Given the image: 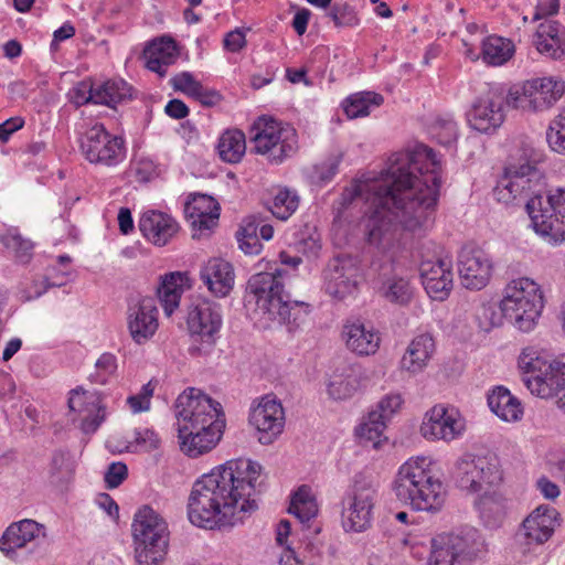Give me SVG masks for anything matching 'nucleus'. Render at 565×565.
<instances>
[{
  "instance_id": "1",
  "label": "nucleus",
  "mask_w": 565,
  "mask_h": 565,
  "mask_svg": "<svg viewBox=\"0 0 565 565\" xmlns=\"http://www.w3.org/2000/svg\"><path fill=\"white\" fill-rule=\"evenodd\" d=\"M441 163L424 143L391 154V231L416 234L434 223L440 188Z\"/></svg>"
},
{
  "instance_id": "2",
  "label": "nucleus",
  "mask_w": 565,
  "mask_h": 565,
  "mask_svg": "<svg viewBox=\"0 0 565 565\" xmlns=\"http://www.w3.org/2000/svg\"><path fill=\"white\" fill-rule=\"evenodd\" d=\"M262 466L249 459H233L203 475L192 487L188 515L192 524L215 529L242 523L257 510Z\"/></svg>"
},
{
  "instance_id": "3",
  "label": "nucleus",
  "mask_w": 565,
  "mask_h": 565,
  "mask_svg": "<svg viewBox=\"0 0 565 565\" xmlns=\"http://www.w3.org/2000/svg\"><path fill=\"white\" fill-rule=\"evenodd\" d=\"M541 154L529 145L511 153L504 173L493 189L505 205H525L534 231L551 244L565 242V189L539 193L543 173L537 168Z\"/></svg>"
},
{
  "instance_id": "4",
  "label": "nucleus",
  "mask_w": 565,
  "mask_h": 565,
  "mask_svg": "<svg viewBox=\"0 0 565 565\" xmlns=\"http://www.w3.org/2000/svg\"><path fill=\"white\" fill-rule=\"evenodd\" d=\"M359 198L364 199L367 204V243L385 255L388 248V169H382L380 173L363 174L344 188L332 205L334 220H341L343 213Z\"/></svg>"
},
{
  "instance_id": "5",
  "label": "nucleus",
  "mask_w": 565,
  "mask_h": 565,
  "mask_svg": "<svg viewBox=\"0 0 565 565\" xmlns=\"http://www.w3.org/2000/svg\"><path fill=\"white\" fill-rule=\"evenodd\" d=\"M282 273V269L275 268L273 271L254 274L247 282V290L269 320H276L287 326L289 331H295L305 322L310 306L305 301L291 300L285 294L280 280Z\"/></svg>"
},
{
  "instance_id": "6",
  "label": "nucleus",
  "mask_w": 565,
  "mask_h": 565,
  "mask_svg": "<svg viewBox=\"0 0 565 565\" xmlns=\"http://www.w3.org/2000/svg\"><path fill=\"white\" fill-rule=\"evenodd\" d=\"M396 497L418 511H439L445 503L446 489L427 457L411 458L398 469L394 480Z\"/></svg>"
},
{
  "instance_id": "7",
  "label": "nucleus",
  "mask_w": 565,
  "mask_h": 565,
  "mask_svg": "<svg viewBox=\"0 0 565 565\" xmlns=\"http://www.w3.org/2000/svg\"><path fill=\"white\" fill-rule=\"evenodd\" d=\"M519 367L532 394L541 398L557 397V406L565 412V361H550L535 352L523 351Z\"/></svg>"
},
{
  "instance_id": "8",
  "label": "nucleus",
  "mask_w": 565,
  "mask_h": 565,
  "mask_svg": "<svg viewBox=\"0 0 565 565\" xmlns=\"http://www.w3.org/2000/svg\"><path fill=\"white\" fill-rule=\"evenodd\" d=\"M486 553L487 544L480 531L465 526L431 540L428 565H469Z\"/></svg>"
},
{
  "instance_id": "9",
  "label": "nucleus",
  "mask_w": 565,
  "mask_h": 565,
  "mask_svg": "<svg viewBox=\"0 0 565 565\" xmlns=\"http://www.w3.org/2000/svg\"><path fill=\"white\" fill-rule=\"evenodd\" d=\"M544 308L543 291L534 280L522 277L512 280L504 289L500 302L502 316L523 331L532 330Z\"/></svg>"
},
{
  "instance_id": "10",
  "label": "nucleus",
  "mask_w": 565,
  "mask_h": 565,
  "mask_svg": "<svg viewBox=\"0 0 565 565\" xmlns=\"http://www.w3.org/2000/svg\"><path fill=\"white\" fill-rule=\"evenodd\" d=\"M178 433L189 434L198 429L223 433L225 418L222 405L200 390L190 387L175 402Z\"/></svg>"
},
{
  "instance_id": "11",
  "label": "nucleus",
  "mask_w": 565,
  "mask_h": 565,
  "mask_svg": "<svg viewBox=\"0 0 565 565\" xmlns=\"http://www.w3.org/2000/svg\"><path fill=\"white\" fill-rule=\"evenodd\" d=\"M131 526L138 564L157 565L162 562L169 545L166 521L152 508L143 505L135 514Z\"/></svg>"
},
{
  "instance_id": "12",
  "label": "nucleus",
  "mask_w": 565,
  "mask_h": 565,
  "mask_svg": "<svg viewBox=\"0 0 565 565\" xmlns=\"http://www.w3.org/2000/svg\"><path fill=\"white\" fill-rule=\"evenodd\" d=\"M250 141L256 153L270 163L279 164L298 150L297 130L289 124L270 117H260L253 127Z\"/></svg>"
},
{
  "instance_id": "13",
  "label": "nucleus",
  "mask_w": 565,
  "mask_h": 565,
  "mask_svg": "<svg viewBox=\"0 0 565 565\" xmlns=\"http://www.w3.org/2000/svg\"><path fill=\"white\" fill-rule=\"evenodd\" d=\"M451 478L460 490L467 493H479L502 480L499 458L491 452L463 454L456 460Z\"/></svg>"
},
{
  "instance_id": "14",
  "label": "nucleus",
  "mask_w": 565,
  "mask_h": 565,
  "mask_svg": "<svg viewBox=\"0 0 565 565\" xmlns=\"http://www.w3.org/2000/svg\"><path fill=\"white\" fill-rule=\"evenodd\" d=\"M186 322L193 339L189 353L192 356L207 354L215 344L222 328L221 305L205 298L196 299L189 310Z\"/></svg>"
},
{
  "instance_id": "15",
  "label": "nucleus",
  "mask_w": 565,
  "mask_h": 565,
  "mask_svg": "<svg viewBox=\"0 0 565 565\" xmlns=\"http://www.w3.org/2000/svg\"><path fill=\"white\" fill-rule=\"evenodd\" d=\"M565 85L552 77L526 81L513 86L507 94V105L525 111H543L552 107L564 94Z\"/></svg>"
},
{
  "instance_id": "16",
  "label": "nucleus",
  "mask_w": 565,
  "mask_h": 565,
  "mask_svg": "<svg viewBox=\"0 0 565 565\" xmlns=\"http://www.w3.org/2000/svg\"><path fill=\"white\" fill-rule=\"evenodd\" d=\"M374 497L371 482L363 475H356L341 501V523L345 532L359 533L371 526Z\"/></svg>"
},
{
  "instance_id": "17",
  "label": "nucleus",
  "mask_w": 565,
  "mask_h": 565,
  "mask_svg": "<svg viewBox=\"0 0 565 565\" xmlns=\"http://www.w3.org/2000/svg\"><path fill=\"white\" fill-rule=\"evenodd\" d=\"M81 150L90 163L105 167L117 166L126 158L124 139L109 134L102 124L85 131L81 138Z\"/></svg>"
},
{
  "instance_id": "18",
  "label": "nucleus",
  "mask_w": 565,
  "mask_h": 565,
  "mask_svg": "<svg viewBox=\"0 0 565 565\" xmlns=\"http://www.w3.org/2000/svg\"><path fill=\"white\" fill-rule=\"evenodd\" d=\"M47 542L46 527L32 519L12 522L0 537V551L11 561L18 559L19 550L35 552Z\"/></svg>"
},
{
  "instance_id": "19",
  "label": "nucleus",
  "mask_w": 565,
  "mask_h": 565,
  "mask_svg": "<svg viewBox=\"0 0 565 565\" xmlns=\"http://www.w3.org/2000/svg\"><path fill=\"white\" fill-rule=\"evenodd\" d=\"M359 266L356 260L342 255L331 258L322 271L323 289L334 300H344L358 291Z\"/></svg>"
},
{
  "instance_id": "20",
  "label": "nucleus",
  "mask_w": 565,
  "mask_h": 565,
  "mask_svg": "<svg viewBox=\"0 0 565 565\" xmlns=\"http://www.w3.org/2000/svg\"><path fill=\"white\" fill-rule=\"evenodd\" d=\"M458 273L461 285L470 290H481L490 281L493 262L479 246L466 244L458 253Z\"/></svg>"
},
{
  "instance_id": "21",
  "label": "nucleus",
  "mask_w": 565,
  "mask_h": 565,
  "mask_svg": "<svg viewBox=\"0 0 565 565\" xmlns=\"http://www.w3.org/2000/svg\"><path fill=\"white\" fill-rule=\"evenodd\" d=\"M507 96L500 87L490 88L478 97L467 113L469 126L483 134L495 131L504 121L503 105Z\"/></svg>"
},
{
  "instance_id": "22",
  "label": "nucleus",
  "mask_w": 565,
  "mask_h": 565,
  "mask_svg": "<svg viewBox=\"0 0 565 565\" xmlns=\"http://www.w3.org/2000/svg\"><path fill=\"white\" fill-rule=\"evenodd\" d=\"M465 429L458 409L445 404H436L426 412L420 425V434L428 440L451 441Z\"/></svg>"
},
{
  "instance_id": "23",
  "label": "nucleus",
  "mask_w": 565,
  "mask_h": 565,
  "mask_svg": "<svg viewBox=\"0 0 565 565\" xmlns=\"http://www.w3.org/2000/svg\"><path fill=\"white\" fill-rule=\"evenodd\" d=\"M249 424L257 431V439L263 445H269L282 433L285 412L279 401L265 396L258 406L249 414Z\"/></svg>"
},
{
  "instance_id": "24",
  "label": "nucleus",
  "mask_w": 565,
  "mask_h": 565,
  "mask_svg": "<svg viewBox=\"0 0 565 565\" xmlns=\"http://www.w3.org/2000/svg\"><path fill=\"white\" fill-rule=\"evenodd\" d=\"M127 324L131 339L142 344L150 340L158 329V308L154 298L143 297L131 301L127 310Z\"/></svg>"
},
{
  "instance_id": "25",
  "label": "nucleus",
  "mask_w": 565,
  "mask_h": 565,
  "mask_svg": "<svg viewBox=\"0 0 565 565\" xmlns=\"http://www.w3.org/2000/svg\"><path fill=\"white\" fill-rule=\"evenodd\" d=\"M419 270L423 286L431 299L444 301L449 297L454 282L450 259L425 260Z\"/></svg>"
},
{
  "instance_id": "26",
  "label": "nucleus",
  "mask_w": 565,
  "mask_h": 565,
  "mask_svg": "<svg viewBox=\"0 0 565 565\" xmlns=\"http://www.w3.org/2000/svg\"><path fill=\"white\" fill-rule=\"evenodd\" d=\"M67 404L71 412L78 413L81 428L85 434L95 433L105 419L106 413L99 397L94 394L88 395L82 388L71 392Z\"/></svg>"
},
{
  "instance_id": "27",
  "label": "nucleus",
  "mask_w": 565,
  "mask_h": 565,
  "mask_svg": "<svg viewBox=\"0 0 565 565\" xmlns=\"http://www.w3.org/2000/svg\"><path fill=\"white\" fill-rule=\"evenodd\" d=\"M139 230L152 244L164 246L178 233L179 224L167 213L148 211L139 220Z\"/></svg>"
},
{
  "instance_id": "28",
  "label": "nucleus",
  "mask_w": 565,
  "mask_h": 565,
  "mask_svg": "<svg viewBox=\"0 0 565 565\" xmlns=\"http://www.w3.org/2000/svg\"><path fill=\"white\" fill-rule=\"evenodd\" d=\"M436 352V341L430 332H422L409 342L402 360L401 369L412 374L423 372Z\"/></svg>"
},
{
  "instance_id": "29",
  "label": "nucleus",
  "mask_w": 565,
  "mask_h": 565,
  "mask_svg": "<svg viewBox=\"0 0 565 565\" xmlns=\"http://www.w3.org/2000/svg\"><path fill=\"white\" fill-rule=\"evenodd\" d=\"M185 213L193 230L192 237L200 238L217 225L220 207L211 198L202 195L186 205Z\"/></svg>"
},
{
  "instance_id": "30",
  "label": "nucleus",
  "mask_w": 565,
  "mask_h": 565,
  "mask_svg": "<svg viewBox=\"0 0 565 565\" xmlns=\"http://www.w3.org/2000/svg\"><path fill=\"white\" fill-rule=\"evenodd\" d=\"M200 278L214 296L225 297L234 286L233 266L222 258H212L202 266Z\"/></svg>"
},
{
  "instance_id": "31",
  "label": "nucleus",
  "mask_w": 565,
  "mask_h": 565,
  "mask_svg": "<svg viewBox=\"0 0 565 565\" xmlns=\"http://www.w3.org/2000/svg\"><path fill=\"white\" fill-rule=\"evenodd\" d=\"M533 44L541 54L562 58L565 56V29L556 21L546 20L540 23Z\"/></svg>"
},
{
  "instance_id": "32",
  "label": "nucleus",
  "mask_w": 565,
  "mask_h": 565,
  "mask_svg": "<svg viewBox=\"0 0 565 565\" xmlns=\"http://www.w3.org/2000/svg\"><path fill=\"white\" fill-rule=\"evenodd\" d=\"M556 510L548 505H540L524 521V536L529 543L542 544L554 533L556 526Z\"/></svg>"
},
{
  "instance_id": "33",
  "label": "nucleus",
  "mask_w": 565,
  "mask_h": 565,
  "mask_svg": "<svg viewBox=\"0 0 565 565\" xmlns=\"http://www.w3.org/2000/svg\"><path fill=\"white\" fill-rule=\"evenodd\" d=\"M343 338L349 350L358 355L374 354L380 347V335L372 327L360 320L348 321L343 327Z\"/></svg>"
},
{
  "instance_id": "34",
  "label": "nucleus",
  "mask_w": 565,
  "mask_h": 565,
  "mask_svg": "<svg viewBox=\"0 0 565 565\" xmlns=\"http://www.w3.org/2000/svg\"><path fill=\"white\" fill-rule=\"evenodd\" d=\"M388 408V395H384L377 403L375 409L371 411L366 420L360 424L355 434L365 443H371L374 449H379L387 437L384 435L386 430V412Z\"/></svg>"
},
{
  "instance_id": "35",
  "label": "nucleus",
  "mask_w": 565,
  "mask_h": 565,
  "mask_svg": "<svg viewBox=\"0 0 565 565\" xmlns=\"http://www.w3.org/2000/svg\"><path fill=\"white\" fill-rule=\"evenodd\" d=\"M143 55L147 60V68L163 77L167 74L168 67L175 62L178 50L172 39H160L147 45Z\"/></svg>"
},
{
  "instance_id": "36",
  "label": "nucleus",
  "mask_w": 565,
  "mask_h": 565,
  "mask_svg": "<svg viewBox=\"0 0 565 565\" xmlns=\"http://www.w3.org/2000/svg\"><path fill=\"white\" fill-rule=\"evenodd\" d=\"M487 401L491 412L504 422L514 423L523 417L524 409L520 399L504 386H495L489 392Z\"/></svg>"
},
{
  "instance_id": "37",
  "label": "nucleus",
  "mask_w": 565,
  "mask_h": 565,
  "mask_svg": "<svg viewBox=\"0 0 565 565\" xmlns=\"http://www.w3.org/2000/svg\"><path fill=\"white\" fill-rule=\"evenodd\" d=\"M189 282L186 273H170L162 277L161 284L157 288V296L167 316H171L179 307L181 296Z\"/></svg>"
},
{
  "instance_id": "38",
  "label": "nucleus",
  "mask_w": 565,
  "mask_h": 565,
  "mask_svg": "<svg viewBox=\"0 0 565 565\" xmlns=\"http://www.w3.org/2000/svg\"><path fill=\"white\" fill-rule=\"evenodd\" d=\"M189 434L179 433L180 448L191 458H196L203 454L211 451L220 441L223 433H217V429L204 431L193 429Z\"/></svg>"
},
{
  "instance_id": "39",
  "label": "nucleus",
  "mask_w": 565,
  "mask_h": 565,
  "mask_svg": "<svg viewBox=\"0 0 565 565\" xmlns=\"http://www.w3.org/2000/svg\"><path fill=\"white\" fill-rule=\"evenodd\" d=\"M513 53L514 45L508 39L490 35L482 42L481 55L489 65H502L512 57Z\"/></svg>"
},
{
  "instance_id": "40",
  "label": "nucleus",
  "mask_w": 565,
  "mask_h": 565,
  "mask_svg": "<svg viewBox=\"0 0 565 565\" xmlns=\"http://www.w3.org/2000/svg\"><path fill=\"white\" fill-rule=\"evenodd\" d=\"M217 150L223 161L239 162L246 150L244 132L238 129L226 130L218 140Z\"/></svg>"
},
{
  "instance_id": "41",
  "label": "nucleus",
  "mask_w": 565,
  "mask_h": 565,
  "mask_svg": "<svg viewBox=\"0 0 565 565\" xmlns=\"http://www.w3.org/2000/svg\"><path fill=\"white\" fill-rule=\"evenodd\" d=\"M288 512L294 514L301 523H306L317 515L318 504L310 487L303 484L294 492Z\"/></svg>"
},
{
  "instance_id": "42",
  "label": "nucleus",
  "mask_w": 565,
  "mask_h": 565,
  "mask_svg": "<svg viewBox=\"0 0 565 565\" xmlns=\"http://www.w3.org/2000/svg\"><path fill=\"white\" fill-rule=\"evenodd\" d=\"M384 97L373 92H361L350 95L343 102V110L348 118L367 116L372 107L383 104Z\"/></svg>"
},
{
  "instance_id": "43",
  "label": "nucleus",
  "mask_w": 565,
  "mask_h": 565,
  "mask_svg": "<svg viewBox=\"0 0 565 565\" xmlns=\"http://www.w3.org/2000/svg\"><path fill=\"white\" fill-rule=\"evenodd\" d=\"M95 97L97 104L114 107L131 97V87L121 78L109 79L96 86Z\"/></svg>"
},
{
  "instance_id": "44",
  "label": "nucleus",
  "mask_w": 565,
  "mask_h": 565,
  "mask_svg": "<svg viewBox=\"0 0 565 565\" xmlns=\"http://www.w3.org/2000/svg\"><path fill=\"white\" fill-rule=\"evenodd\" d=\"M0 243L12 250L18 262L26 264L33 255L34 244L31 239L23 237L18 228L10 227L0 234Z\"/></svg>"
},
{
  "instance_id": "45",
  "label": "nucleus",
  "mask_w": 565,
  "mask_h": 565,
  "mask_svg": "<svg viewBox=\"0 0 565 565\" xmlns=\"http://www.w3.org/2000/svg\"><path fill=\"white\" fill-rule=\"evenodd\" d=\"M259 221L256 216L244 220L236 236L239 248L247 255H257L262 250V243L258 236Z\"/></svg>"
},
{
  "instance_id": "46",
  "label": "nucleus",
  "mask_w": 565,
  "mask_h": 565,
  "mask_svg": "<svg viewBox=\"0 0 565 565\" xmlns=\"http://www.w3.org/2000/svg\"><path fill=\"white\" fill-rule=\"evenodd\" d=\"M298 205V195L295 192L284 189L276 193L269 210L275 217L286 221L295 213Z\"/></svg>"
},
{
  "instance_id": "47",
  "label": "nucleus",
  "mask_w": 565,
  "mask_h": 565,
  "mask_svg": "<svg viewBox=\"0 0 565 565\" xmlns=\"http://www.w3.org/2000/svg\"><path fill=\"white\" fill-rule=\"evenodd\" d=\"M429 134L438 143L449 147L457 140V124L450 116L438 117L430 125Z\"/></svg>"
},
{
  "instance_id": "48",
  "label": "nucleus",
  "mask_w": 565,
  "mask_h": 565,
  "mask_svg": "<svg viewBox=\"0 0 565 565\" xmlns=\"http://www.w3.org/2000/svg\"><path fill=\"white\" fill-rule=\"evenodd\" d=\"M416 295V287L409 277H391V302L402 307L409 306Z\"/></svg>"
},
{
  "instance_id": "49",
  "label": "nucleus",
  "mask_w": 565,
  "mask_h": 565,
  "mask_svg": "<svg viewBox=\"0 0 565 565\" xmlns=\"http://www.w3.org/2000/svg\"><path fill=\"white\" fill-rule=\"evenodd\" d=\"M161 439L158 434L150 428H136L132 439L126 446L130 452H150L159 448Z\"/></svg>"
},
{
  "instance_id": "50",
  "label": "nucleus",
  "mask_w": 565,
  "mask_h": 565,
  "mask_svg": "<svg viewBox=\"0 0 565 565\" xmlns=\"http://www.w3.org/2000/svg\"><path fill=\"white\" fill-rule=\"evenodd\" d=\"M74 462L68 452L57 450L53 454L50 466V476L53 482L68 481L74 473Z\"/></svg>"
},
{
  "instance_id": "51",
  "label": "nucleus",
  "mask_w": 565,
  "mask_h": 565,
  "mask_svg": "<svg viewBox=\"0 0 565 565\" xmlns=\"http://www.w3.org/2000/svg\"><path fill=\"white\" fill-rule=\"evenodd\" d=\"M343 153L333 152L322 162L315 164L312 170V180L319 184L330 182L339 171V166L342 162Z\"/></svg>"
},
{
  "instance_id": "52",
  "label": "nucleus",
  "mask_w": 565,
  "mask_h": 565,
  "mask_svg": "<svg viewBox=\"0 0 565 565\" xmlns=\"http://www.w3.org/2000/svg\"><path fill=\"white\" fill-rule=\"evenodd\" d=\"M359 388L355 376H334L328 384V394L335 401L347 399L353 396Z\"/></svg>"
},
{
  "instance_id": "53",
  "label": "nucleus",
  "mask_w": 565,
  "mask_h": 565,
  "mask_svg": "<svg viewBox=\"0 0 565 565\" xmlns=\"http://www.w3.org/2000/svg\"><path fill=\"white\" fill-rule=\"evenodd\" d=\"M117 362L111 353H103L95 364V372L89 375L92 383L104 385L108 379L116 372Z\"/></svg>"
},
{
  "instance_id": "54",
  "label": "nucleus",
  "mask_w": 565,
  "mask_h": 565,
  "mask_svg": "<svg viewBox=\"0 0 565 565\" xmlns=\"http://www.w3.org/2000/svg\"><path fill=\"white\" fill-rule=\"evenodd\" d=\"M546 140L553 151L565 154V117L558 116L551 121L546 130Z\"/></svg>"
},
{
  "instance_id": "55",
  "label": "nucleus",
  "mask_w": 565,
  "mask_h": 565,
  "mask_svg": "<svg viewBox=\"0 0 565 565\" xmlns=\"http://www.w3.org/2000/svg\"><path fill=\"white\" fill-rule=\"evenodd\" d=\"M306 551L308 552V555L306 554L303 556H300V554L298 552H296L291 547L287 546V548L284 551V553L280 556L279 564L280 565H312L317 548L312 544H307Z\"/></svg>"
},
{
  "instance_id": "56",
  "label": "nucleus",
  "mask_w": 565,
  "mask_h": 565,
  "mask_svg": "<svg viewBox=\"0 0 565 565\" xmlns=\"http://www.w3.org/2000/svg\"><path fill=\"white\" fill-rule=\"evenodd\" d=\"M96 87L87 82H79L71 92V100L77 106H82L88 103L97 104L95 97Z\"/></svg>"
},
{
  "instance_id": "57",
  "label": "nucleus",
  "mask_w": 565,
  "mask_h": 565,
  "mask_svg": "<svg viewBox=\"0 0 565 565\" xmlns=\"http://www.w3.org/2000/svg\"><path fill=\"white\" fill-rule=\"evenodd\" d=\"M128 476V468L124 462H113L105 472V482L108 489L119 487Z\"/></svg>"
},
{
  "instance_id": "58",
  "label": "nucleus",
  "mask_w": 565,
  "mask_h": 565,
  "mask_svg": "<svg viewBox=\"0 0 565 565\" xmlns=\"http://www.w3.org/2000/svg\"><path fill=\"white\" fill-rule=\"evenodd\" d=\"M327 15L333 21L335 26L352 25L355 22L353 10L347 6H333Z\"/></svg>"
},
{
  "instance_id": "59",
  "label": "nucleus",
  "mask_w": 565,
  "mask_h": 565,
  "mask_svg": "<svg viewBox=\"0 0 565 565\" xmlns=\"http://www.w3.org/2000/svg\"><path fill=\"white\" fill-rule=\"evenodd\" d=\"M190 97L194 98L205 107H213L222 100V96L217 90L207 88L201 83H199Z\"/></svg>"
},
{
  "instance_id": "60",
  "label": "nucleus",
  "mask_w": 565,
  "mask_h": 565,
  "mask_svg": "<svg viewBox=\"0 0 565 565\" xmlns=\"http://www.w3.org/2000/svg\"><path fill=\"white\" fill-rule=\"evenodd\" d=\"M246 44V33L239 28L227 32L223 40L224 49L232 53L241 52Z\"/></svg>"
},
{
  "instance_id": "61",
  "label": "nucleus",
  "mask_w": 565,
  "mask_h": 565,
  "mask_svg": "<svg viewBox=\"0 0 565 565\" xmlns=\"http://www.w3.org/2000/svg\"><path fill=\"white\" fill-rule=\"evenodd\" d=\"M175 90H180L189 96L193 93L200 82L189 72H182L173 76L170 81Z\"/></svg>"
},
{
  "instance_id": "62",
  "label": "nucleus",
  "mask_w": 565,
  "mask_h": 565,
  "mask_svg": "<svg viewBox=\"0 0 565 565\" xmlns=\"http://www.w3.org/2000/svg\"><path fill=\"white\" fill-rule=\"evenodd\" d=\"M480 328L488 331L494 326L500 323V315L491 306H482L480 311L477 313Z\"/></svg>"
},
{
  "instance_id": "63",
  "label": "nucleus",
  "mask_w": 565,
  "mask_h": 565,
  "mask_svg": "<svg viewBox=\"0 0 565 565\" xmlns=\"http://www.w3.org/2000/svg\"><path fill=\"white\" fill-rule=\"evenodd\" d=\"M24 125V120L21 117H11L0 124V140L6 142L9 140L11 135L19 129H21Z\"/></svg>"
},
{
  "instance_id": "64",
  "label": "nucleus",
  "mask_w": 565,
  "mask_h": 565,
  "mask_svg": "<svg viewBox=\"0 0 565 565\" xmlns=\"http://www.w3.org/2000/svg\"><path fill=\"white\" fill-rule=\"evenodd\" d=\"M559 10V0H542L537 3L534 20L554 15Z\"/></svg>"
}]
</instances>
